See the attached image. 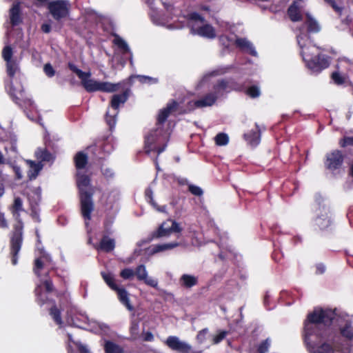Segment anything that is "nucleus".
Wrapping results in <instances>:
<instances>
[{"instance_id":"4d7b16f0","label":"nucleus","mask_w":353,"mask_h":353,"mask_svg":"<svg viewBox=\"0 0 353 353\" xmlns=\"http://www.w3.org/2000/svg\"><path fill=\"white\" fill-rule=\"evenodd\" d=\"M208 333V329L204 328L199 332L196 339L199 342V343L201 344L205 341V336Z\"/></svg>"},{"instance_id":"9b49d317","label":"nucleus","mask_w":353,"mask_h":353,"mask_svg":"<svg viewBox=\"0 0 353 353\" xmlns=\"http://www.w3.org/2000/svg\"><path fill=\"white\" fill-rule=\"evenodd\" d=\"M130 94V90L126 89L123 93L112 96L110 101L111 109H108L105 114V121L110 130L115 127L119 108L127 101Z\"/></svg>"},{"instance_id":"7ed1b4c3","label":"nucleus","mask_w":353,"mask_h":353,"mask_svg":"<svg viewBox=\"0 0 353 353\" xmlns=\"http://www.w3.org/2000/svg\"><path fill=\"white\" fill-rule=\"evenodd\" d=\"M2 57L6 63V73L8 78L5 81L6 89L19 105L24 108H34V102L26 97L23 88L19 81L21 70L19 67L20 59L13 57L12 48L6 46L2 50Z\"/></svg>"},{"instance_id":"09e8293b","label":"nucleus","mask_w":353,"mask_h":353,"mask_svg":"<svg viewBox=\"0 0 353 353\" xmlns=\"http://www.w3.org/2000/svg\"><path fill=\"white\" fill-rule=\"evenodd\" d=\"M101 170L103 176L107 179H111L114 176V172L113 170L106 165H103Z\"/></svg>"},{"instance_id":"39448f33","label":"nucleus","mask_w":353,"mask_h":353,"mask_svg":"<svg viewBox=\"0 0 353 353\" xmlns=\"http://www.w3.org/2000/svg\"><path fill=\"white\" fill-rule=\"evenodd\" d=\"M86 172L87 171L77 172L76 183L79 190L81 213L88 228L94 210L92 196L94 190L91 185L90 177Z\"/></svg>"},{"instance_id":"0eeeda50","label":"nucleus","mask_w":353,"mask_h":353,"mask_svg":"<svg viewBox=\"0 0 353 353\" xmlns=\"http://www.w3.org/2000/svg\"><path fill=\"white\" fill-rule=\"evenodd\" d=\"M69 68L76 73L84 89L88 92H94L97 91L104 92H114L119 90L121 83H112L108 81H99L91 78L90 72H83L79 69L74 64L68 63Z\"/></svg>"},{"instance_id":"393cba45","label":"nucleus","mask_w":353,"mask_h":353,"mask_svg":"<svg viewBox=\"0 0 353 353\" xmlns=\"http://www.w3.org/2000/svg\"><path fill=\"white\" fill-rule=\"evenodd\" d=\"M216 102L215 97H213L212 93H208L201 99L196 101H189L188 103V108L189 110L195 108H203L213 105Z\"/></svg>"},{"instance_id":"bb28decb","label":"nucleus","mask_w":353,"mask_h":353,"mask_svg":"<svg viewBox=\"0 0 353 353\" xmlns=\"http://www.w3.org/2000/svg\"><path fill=\"white\" fill-rule=\"evenodd\" d=\"M234 43L241 50L249 53L252 56H257V52L254 46L246 38H236L234 41Z\"/></svg>"},{"instance_id":"f257e3e1","label":"nucleus","mask_w":353,"mask_h":353,"mask_svg":"<svg viewBox=\"0 0 353 353\" xmlns=\"http://www.w3.org/2000/svg\"><path fill=\"white\" fill-rule=\"evenodd\" d=\"M340 334L353 340V325L350 316L336 310L316 308L307 315L304 323L303 339L311 353H350Z\"/></svg>"},{"instance_id":"e2e57ef3","label":"nucleus","mask_w":353,"mask_h":353,"mask_svg":"<svg viewBox=\"0 0 353 353\" xmlns=\"http://www.w3.org/2000/svg\"><path fill=\"white\" fill-rule=\"evenodd\" d=\"M41 29L44 33H49L51 31L52 27L50 23H45L41 25Z\"/></svg>"},{"instance_id":"338daca9","label":"nucleus","mask_w":353,"mask_h":353,"mask_svg":"<svg viewBox=\"0 0 353 353\" xmlns=\"http://www.w3.org/2000/svg\"><path fill=\"white\" fill-rule=\"evenodd\" d=\"M130 330H131L132 334H137L138 331H139V323L137 322L133 321L132 323Z\"/></svg>"},{"instance_id":"2f4dec72","label":"nucleus","mask_w":353,"mask_h":353,"mask_svg":"<svg viewBox=\"0 0 353 353\" xmlns=\"http://www.w3.org/2000/svg\"><path fill=\"white\" fill-rule=\"evenodd\" d=\"M35 157L41 161L46 162H52L54 159V157L52 153H50L46 148H39L35 151Z\"/></svg>"},{"instance_id":"4468645a","label":"nucleus","mask_w":353,"mask_h":353,"mask_svg":"<svg viewBox=\"0 0 353 353\" xmlns=\"http://www.w3.org/2000/svg\"><path fill=\"white\" fill-rule=\"evenodd\" d=\"M2 143L6 150V157L0 150V164L11 163L10 159L17 154V137L13 134H10L6 139H2Z\"/></svg>"},{"instance_id":"680f3d73","label":"nucleus","mask_w":353,"mask_h":353,"mask_svg":"<svg viewBox=\"0 0 353 353\" xmlns=\"http://www.w3.org/2000/svg\"><path fill=\"white\" fill-rule=\"evenodd\" d=\"M152 205V207L156 209L157 211L159 212H165V210H166V207L165 205H163L161 207H159L158 206L157 203L154 201V199L148 201Z\"/></svg>"},{"instance_id":"864d4df0","label":"nucleus","mask_w":353,"mask_h":353,"mask_svg":"<svg viewBox=\"0 0 353 353\" xmlns=\"http://www.w3.org/2000/svg\"><path fill=\"white\" fill-rule=\"evenodd\" d=\"M8 164L12 167L13 171L15 173L17 179H21L23 178V173L20 166L12 162L8 163Z\"/></svg>"},{"instance_id":"412c9836","label":"nucleus","mask_w":353,"mask_h":353,"mask_svg":"<svg viewBox=\"0 0 353 353\" xmlns=\"http://www.w3.org/2000/svg\"><path fill=\"white\" fill-rule=\"evenodd\" d=\"M343 162V155L339 150H334L327 154L325 165L327 169L334 172L339 169Z\"/></svg>"},{"instance_id":"a19ab883","label":"nucleus","mask_w":353,"mask_h":353,"mask_svg":"<svg viewBox=\"0 0 353 353\" xmlns=\"http://www.w3.org/2000/svg\"><path fill=\"white\" fill-rule=\"evenodd\" d=\"M307 20L306 24L307 26V32H318L320 30V26L317 21L314 19L310 14H307Z\"/></svg>"},{"instance_id":"1a4fd4ad","label":"nucleus","mask_w":353,"mask_h":353,"mask_svg":"<svg viewBox=\"0 0 353 353\" xmlns=\"http://www.w3.org/2000/svg\"><path fill=\"white\" fill-rule=\"evenodd\" d=\"M180 22L182 24L185 22L193 34L210 39H214L216 36L215 29L211 25L206 23L204 18L196 12L190 13L187 17H183Z\"/></svg>"},{"instance_id":"6e6552de","label":"nucleus","mask_w":353,"mask_h":353,"mask_svg":"<svg viewBox=\"0 0 353 353\" xmlns=\"http://www.w3.org/2000/svg\"><path fill=\"white\" fill-rule=\"evenodd\" d=\"M13 216L17 221L14 225V231L12 233L10 240V254H12V263L17 264L18 253L19 252L23 241V223L20 219V212H23V201L21 198L15 197L14 203L11 208Z\"/></svg>"},{"instance_id":"4be33fe9","label":"nucleus","mask_w":353,"mask_h":353,"mask_svg":"<svg viewBox=\"0 0 353 353\" xmlns=\"http://www.w3.org/2000/svg\"><path fill=\"white\" fill-rule=\"evenodd\" d=\"M234 68L233 65H221L216 68L210 72L205 74L199 81L198 86L201 88L208 83L210 79L212 77L221 76L230 72Z\"/></svg>"},{"instance_id":"2eb2a0df","label":"nucleus","mask_w":353,"mask_h":353,"mask_svg":"<svg viewBox=\"0 0 353 353\" xmlns=\"http://www.w3.org/2000/svg\"><path fill=\"white\" fill-rule=\"evenodd\" d=\"M159 0H145L148 5L150 6L151 11L150 12V16L152 22L158 26H167L170 29H178L183 28L185 24H168V19L163 16L159 11L156 10L154 7V4L156 1H159Z\"/></svg>"},{"instance_id":"a18cd8bd","label":"nucleus","mask_w":353,"mask_h":353,"mask_svg":"<svg viewBox=\"0 0 353 353\" xmlns=\"http://www.w3.org/2000/svg\"><path fill=\"white\" fill-rule=\"evenodd\" d=\"M325 3L329 4L334 10L339 14H341L343 7L341 6V0H324Z\"/></svg>"},{"instance_id":"774afa93","label":"nucleus","mask_w":353,"mask_h":353,"mask_svg":"<svg viewBox=\"0 0 353 353\" xmlns=\"http://www.w3.org/2000/svg\"><path fill=\"white\" fill-rule=\"evenodd\" d=\"M145 194V197L148 201L154 199L153 196H152L153 192L150 188L146 189Z\"/></svg>"},{"instance_id":"f8f14e48","label":"nucleus","mask_w":353,"mask_h":353,"mask_svg":"<svg viewBox=\"0 0 353 353\" xmlns=\"http://www.w3.org/2000/svg\"><path fill=\"white\" fill-rule=\"evenodd\" d=\"M70 8V4L68 0H54L48 3V10L57 22L58 30L63 26V21L69 16Z\"/></svg>"},{"instance_id":"6e6d98bb","label":"nucleus","mask_w":353,"mask_h":353,"mask_svg":"<svg viewBox=\"0 0 353 353\" xmlns=\"http://www.w3.org/2000/svg\"><path fill=\"white\" fill-rule=\"evenodd\" d=\"M339 144L343 148L348 145L353 146V137H344L343 139L340 141Z\"/></svg>"},{"instance_id":"6ab92c4d","label":"nucleus","mask_w":353,"mask_h":353,"mask_svg":"<svg viewBox=\"0 0 353 353\" xmlns=\"http://www.w3.org/2000/svg\"><path fill=\"white\" fill-rule=\"evenodd\" d=\"M112 43L116 47L114 54H120L122 56L129 55L130 63L133 65V55L128 43L119 35L114 34Z\"/></svg>"},{"instance_id":"c03bdc74","label":"nucleus","mask_w":353,"mask_h":353,"mask_svg":"<svg viewBox=\"0 0 353 353\" xmlns=\"http://www.w3.org/2000/svg\"><path fill=\"white\" fill-rule=\"evenodd\" d=\"M215 143L219 146L226 145L229 142V137L227 134L220 132L214 137Z\"/></svg>"},{"instance_id":"8fccbe9b","label":"nucleus","mask_w":353,"mask_h":353,"mask_svg":"<svg viewBox=\"0 0 353 353\" xmlns=\"http://www.w3.org/2000/svg\"><path fill=\"white\" fill-rule=\"evenodd\" d=\"M142 83L154 84L158 82V79L148 76L137 75L136 76Z\"/></svg>"},{"instance_id":"473e14b6","label":"nucleus","mask_w":353,"mask_h":353,"mask_svg":"<svg viewBox=\"0 0 353 353\" xmlns=\"http://www.w3.org/2000/svg\"><path fill=\"white\" fill-rule=\"evenodd\" d=\"M179 282L183 287L191 288L197 285L198 277L194 275L184 274L181 276Z\"/></svg>"},{"instance_id":"20e7f679","label":"nucleus","mask_w":353,"mask_h":353,"mask_svg":"<svg viewBox=\"0 0 353 353\" xmlns=\"http://www.w3.org/2000/svg\"><path fill=\"white\" fill-rule=\"evenodd\" d=\"M296 39L303 60L312 72L319 73L330 65V57L321 54L320 48L312 43L308 33L305 30V26L299 28Z\"/></svg>"},{"instance_id":"ddd939ff","label":"nucleus","mask_w":353,"mask_h":353,"mask_svg":"<svg viewBox=\"0 0 353 353\" xmlns=\"http://www.w3.org/2000/svg\"><path fill=\"white\" fill-rule=\"evenodd\" d=\"M181 230L182 228L177 222L172 219H168L163 222L157 230L152 232V239L168 237L172 233H179Z\"/></svg>"},{"instance_id":"603ef678","label":"nucleus","mask_w":353,"mask_h":353,"mask_svg":"<svg viewBox=\"0 0 353 353\" xmlns=\"http://www.w3.org/2000/svg\"><path fill=\"white\" fill-rule=\"evenodd\" d=\"M120 276L124 279H131L134 276V270L131 268H125L121 270Z\"/></svg>"},{"instance_id":"a878e982","label":"nucleus","mask_w":353,"mask_h":353,"mask_svg":"<svg viewBox=\"0 0 353 353\" xmlns=\"http://www.w3.org/2000/svg\"><path fill=\"white\" fill-rule=\"evenodd\" d=\"M220 242L218 244L220 248V253L219 254V259L223 261L225 259H230L234 255L233 250L231 249L230 245L228 243V236L226 233H223L220 237Z\"/></svg>"},{"instance_id":"7c9ffc66","label":"nucleus","mask_w":353,"mask_h":353,"mask_svg":"<svg viewBox=\"0 0 353 353\" xmlns=\"http://www.w3.org/2000/svg\"><path fill=\"white\" fill-rule=\"evenodd\" d=\"M68 342L67 345L68 352V353H74L72 350V345H74L77 349L79 350L80 353H90L88 347L83 345L79 341H74L72 339V336L70 334H68Z\"/></svg>"},{"instance_id":"ea45409f","label":"nucleus","mask_w":353,"mask_h":353,"mask_svg":"<svg viewBox=\"0 0 353 353\" xmlns=\"http://www.w3.org/2000/svg\"><path fill=\"white\" fill-rule=\"evenodd\" d=\"M288 14L292 21H298L301 19L296 2H293V3L289 7Z\"/></svg>"},{"instance_id":"dca6fc26","label":"nucleus","mask_w":353,"mask_h":353,"mask_svg":"<svg viewBox=\"0 0 353 353\" xmlns=\"http://www.w3.org/2000/svg\"><path fill=\"white\" fill-rule=\"evenodd\" d=\"M41 199V189L39 187L34 188L28 192V199L31 210V216L33 219L40 222L39 218V202Z\"/></svg>"},{"instance_id":"cd10ccee","label":"nucleus","mask_w":353,"mask_h":353,"mask_svg":"<svg viewBox=\"0 0 353 353\" xmlns=\"http://www.w3.org/2000/svg\"><path fill=\"white\" fill-rule=\"evenodd\" d=\"M243 136L249 145L253 147L258 145L261 141V129L259 125L256 123V130H252L245 133Z\"/></svg>"},{"instance_id":"13d9d810","label":"nucleus","mask_w":353,"mask_h":353,"mask_svg":"<svg viewBox=\"0 0 353 353\" xmlns=\"http://www.w3.org/2000/svg\"><path fill=\"white\" fill-rule=\"evenodd\" d=\"M248 1H253L258 4L263 9H266L268 5L272 3L273 0H248Z\"/></svg>"},{"instance_id":"c9c22d12","label":"nucleus","mask_w":353,"mask_h":353,"mask_svg":"<svg viewBox=\"0 0 353 353\" xmlns=\"http://www.w3.org/2000/svg\"><path fill=\"white\" fill-rule=\"evenodd\" d=\"M114 141L112 137H108L100 143L99 147L105 154H110L114 149Z\"/></svg>"},{"instance_id":"f3484780","label":"nucleus","mask_w":353,"mask_h":353,"mask_svg":"<svg viewBox=\"0 0 353 353\" xmlns=\"http://www.w3.org/2000/svg\"><path fill=\"white\" fill-rule=\"evenodd\" d=\"M236 88L233 86L232 83L226 79L218 80L216 83L213 85L212 90L210 93L213 94L215 97V100L224 97L228 93L231 92L232 90Z\"/></svg>"},{"instance_id":"72a5a7b5","label":"nucleus","mask_w":353,"mask_h":353,"mask_svg":"<svg viewBox=\"0 0 353 353\" xmlns=\"http://www.w3.org/2000/svg\"><path fill=\"white\" fill-rule=\"evenodd\" d=\"M74 163L78 171H85L84 168L88 163V157L83 152H78L74 157Z\"/></svg>"},{"instance_id":"4c0bfd02","label":"nucleus","mask_w":353,"mask_h":353,"mask_svg":"<svg viewBox=\"0 0 353 353\" xmlns=\"http://www.w3.org/2000/svg\"><path fill=\"white\" fill-rule=\"evenodd\" d=\"M179 245V243L177 242H171L166 243H159L153 245L152 252L157 253L160 252H163L168 250H172L174 248H176Z\"/></svg>"},{"instance_id":"de8ad7c7","label":"nucleus","mask_w":353,"mask_h":353,"mask_svg":"<svg viewBox=\"0 0 353 353\" xmlns=\"http://www.w3.org/2000/svg\"><path fill=\"white\" fill-rule=\"evenodd\" d=\"M245 92L249 97H250L252 98H256L261 95L260 88L257 85H252V86L249 87L246 90Z\"/></svg>"},{"instance_id":"37998d69","label":"nucleus","mask_w":353,"mask_h":353,"mask_svg":"<svg viewBox=\"0 0 353 353\" xmlns=\"http://www.w3.org/2000/svg\"><path fill=\"white\" fill-rule=\"evenodd\" d=\"M102 277L106 284L113 290L117 289L118 286L115 283L114 275L110 272H101Z\"/></svg>"},{"instance_id":"79ce46f5","label":"nucleus","mask_w":353,"mask_h":353,"mask_svg":"<svg viewBox=\"0 0 353 353\" xmlns=\"http://www.w3.org/2000/svg\"><path fill=\"white\" fill-rule=\"evenodd\" d=\"M50 314L51 315L54 322L60 327H62L63 321L61 319V311L57 308L56 305H54L51 307L50 310Z\"/></svg>"},{"instance_id":"c85d7f7f","label":"nucleus","mask_w":353,"mask_h":353,"mask_svg":"<svg viewBox=\"0 0 353 353\" xmlns=\"http://www.w3.org/2000/svg\"><path fill=\"white\" fill-rule=\"evenodd\" d=\"M114 291L117 292L118 295V299L119 301L126 307V308L129 311H133L134 307L130 303L129 299V294L127 290L123 288L118 287L117 289H115Z\"/></svg>"},{"instance_id":"69168bd1","label":"nucleus","mask_w":353,"mask_h":353,"mask_svg":"<svg viewBox=\"0 0 353 353\" xmlns=\"http://www.w3.org/2000/svg\"><path fill=\"white\" fill-rule=\"evenodd\" d=\"M0 227L3 228H8V223L4 217V214L1 212H0Z\"/></svg>"},{"instance_id":"a211bd4d","label":"nucleus","mask_w":353,"mask_h":353,"mask_svg":"<svg viewBox=\"0 0 353 353\" xmlns=\"http://www.w3.org/2000/svg\"><path fill=\"white\" fill-rule=\"evenodd\" d=\"M165 344L172 351L178 353H188L190 351V344L188 342L181 341L176 336H169Z\"/></svg>"},{"instance_id":"423d86ee","label":"nucleus","mask_w":353,"mask_h":353,"mask_svg":"<svg viewBox=\"0 0 353 353\" xmlns=\"http://www.w3.org/2000/svg\"><path fill=\"white\" fill-rule=\"evenodd\" d=\"M37 258L34 260V266L33 271L34 274L40 279L41 283L37 284L35 288V294L37 301L40 305H43L46 300L47 296L42 292V285H44L47 292L50 293L54 290L52 281L50 279H43L41 274V271L43 269L53 268V263L49 254L45 252L42 248L37 247L36 250Z\"/></svg>"},{"instance_id":"0e129e2a","label":"nucleus","mask_w":353,"mask_h":353,"mask_svg":"<svg viewBox=\"0 0 353 353\" xmlns=\"http://www.w3.org/2000/svg\"><path fill=\"white\" fill-rule=\"evenodd\" d=\"M316 272L317 274H323L325 271V266L323 263H318L316 265Z\"/></svg>"},{"instance_id":"aec40b11","label":"nucleus","mask_w":353,"mask_h":353,"mask_svg":"<svg viewBox=\"0 0 353 353\" xmlns=\"http://www.w3.org/2000/svg\"><path fill=\"white\" fill-rule=\"evenodd\" d=\"M329 208L325 205L319 207L317 216L314 219V225L321 230H325L330 227L332 223Z\"/></svg>"},{"instance_id":"c756f323","label":"nucleus","mask_w":353,"mask_h":353,"mask_svg":"<svg viewBox=\"0 0 353 353\" xmlns=\"http://www.w3.org/2000/svg\"><path fill=\"white\" fill-rule=\"evenodd\" d=\"M26 163L29 165V170L28 172L29 179L30 180L35 179L40 171L43 169V165L41 162L36 163L31 160H27Z\"/></svg>"},{"instance_id":"5fc2aeb1","label":"nucleus","mask_w":353,"mask_h":353,"mask_svg":"<svg viewBox=\"0 0 353 353\" xmlns=\"http://www.w3.org/2000/svg\"><path fill=\"white\" fill-rule=\"evenodd\" d=\"M228 334L226 331H220L219 333L213 337V343L218 344L223 341Z\"/></svg>"},{"instance_id":"5701e85b","label":"nucleus","mask_w":353,"mask_h":353,"mask_svg":"<svg viewBox=\"0 0 353 353\" xmlns=\"http://www.w3.org/2000/svg\"><path fill=\"white\" fill-rule=\"evenodd\" d=\"M134 275L139 281H143L146 285L157 289V279L148 276V271L144 265H139L134 270Z\"/></svg>"},{"instance_id":"f03ea898","label":"nucleus","mask_w":353,"mask_h":353,"mask_svg":"<svg viewBox=\"0 0 353 353\" xmlns=\"http://www.w3.org/2000/svg\"><path fill=\"white\" fill-rule=\"evenodd\" d=\"M181 112L179 104L175 101L168 103L159 111L155 127L145 136L144 150L148 154L155 152L159 155L165 150L170 134V128L165 127V121L170 114Z\"/></svg>"},{"instance_id":"bf43d9fd","label":"nucleus","mask_w":353,"mask_h":353,"mask_svg":"<svg viewBox=\"0 0 353 353\" xmlns=\"http://www.w3.org/2000/svg\"><path fill=\"white\" fill-rule=\"evenodd\" d=\"M189 191L195 196H201L203 193L202 189L194 185H189Z\"/></svg>"},{"instance_id":"b1692460","label":"nucleus","mask_w":353,"mask_h":353,"mask_svg":"<svg viewBox=\"0 0 353 353\" xmlns=\"http://www.w3.org/2000/svg\"><path fill=\"white\" fill-rule=\"evenodd\" d=\"M353 65L345 59L339 61L337 65V71L332 74V79L334 83L337 85H342L345 81V74H344L343 69H350Z\"/></svg>"},{"instance_id":"49530a36","label":"nucleus","mask_w":353,"mask_h":353,"mask_svg":"<svg viewBox=\"0 0 353 353\" xmlns=\"http://www.w3.org/2000/svg\"><path fill=\"white\" fill-rule=\"evenodd\" d=\"M219 42L224 49L228 50H230L231 46L234 43L233 40L226 35L220 36Z\"/></svg>"},{"instance_id":"3c124183","label":"nucleus","mask_w":353,"mask_h":353,"mask_svg":"<svg viewBox=\"0 0 353 353\" xmlns=\"http://www.w3.org/2000/svg\"><path fill=\"white\" fill-rule=\"evenodd\" d=\"M270 343L271 341L269 339H267L265 341H262L258 347L259 353H266L269 350Z\"/></svg>"},{"instance_id":"9d476101","label":"nucleus","mask_w":353,"mask_h":353,"mask_svg":"<svg viewBox=\"0 0 353 353\" xmlns=\"http://www.w3.org/2000/svg\"><path fill=\"white\" fill-rule=\"evenodd\" d=\"M65 321L68 325L83 329H87L85 325L90 323L86 314L68 299L66 300Z\"/></svg>"},{"instance_id":"e433bc0d","label":"nucleus","mask_w":353,"mask_h":353,"mask_svg":"<svg viewBox=\"0 0 353 353\" xmlns=\"http://www.w3.org/2000/svg\"><path fill=\"white\" fill-rule=\"evenodd\" d=\"M21 21L19 3H16L10 9V21L13 26H17Z\"/></svg>"},{"instance_id":"58836bf2","label":"nucleus","mask_w":353,"mask_h":353,"mask_svg":"<svg viewBox=\"0 0 353 353\" xmlns=\"http://www.w3.org/2000/svg\"><path fill=\"white\" fill-rule=\"evenodd\" d=\"M103 347L105 353H123L120 345L110 341H105Z\"/></svg>"},{"instance_id":"052dcab7","label":"nucleus","mask_w":353,"mask_h":353,"mask_svg":"<svg viewBox=\"0 0 353 353\" xmlns=\"http://www.w3.org/2000/svg\"><path fill=\"white\" fill-rule=\"evenodd\" d=\"M43 70L48 77H52L55 74V71L50 63H46L44 65Z\"/></svg>"},{"instance_id":"f704fd0d","label":"nucleus","mask_w":353,"mask_h":353,"mask_svg":"<svg viewBox=\"0 0 353 353\" xmlns=\"http://www.w3.org/2000/svg\"><path fill=\"white\" fill-rule=\"evenodd\" d=\"M115 247V242L113 239H110L108 236H104L99 245L97 247V250H103L105 252H110L114 250Z\"/></svg>"}]
</instances>
